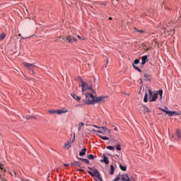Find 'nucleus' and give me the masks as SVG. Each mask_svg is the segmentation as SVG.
<instances>
[{"mask_svg": "<svg viewBox=\"0 0 181 181\" xmlns=\"http://www.w3.org/2000/svg\"><path fill=\"white\" fill-rule=\"evenodd\" d=\"M87 98L86 103L89 105H93L94 104H100V103H104L105 101V96H94L92 93H88L85 94Z\"/></svg>", "mask_w": 181, "mask_h": 181, "instance_id": "1", "label": "nucleus"}, {"mask_svg": "<svg viewBox=\"0 0 181 181\" xmlns=\"http://www.w3.org/2000/svg\"><path fill=\"white\" fill-rule=\"evenodd\" d=\"M77 37L79 40H81V37L80 35L74 33H69L66 38L62 37V40H64L65 39L68 43H74L77 42Z\"/></svg>", "mask_w": 181, "mask_h": 181, "instance_id": "2", "label": "nucleus"}, {"mask_svg": "<svg viewBox=\"0 0 181 181\" xmlns=\"http://www.w3.org/2000/svg\"><path fill=\"white\" fill-rule=\"evenodd\" d=\"M88 169H90V170H93V173L88 170L87 172L88 175H90L92 177H97V179H98L100 181H103V178L101 177V175H100V172L98 171V170L95 168H91L90 167H88Z\"/></svg>", "mask_w": 181, "mask_h": 181, "instance_id": "3", "label": "nucleus"}, {"mask_svg": "<svg viewBox=\"0 0 181 181\" xmlns=\"http://www.w3.org/2000/svg\"><path fill=\"white\" fill-rule=\"evenodd\" d=\"M81 87L82 88V93L87 91V90H91V93L95 94V90H93V86H88V84L83 81H81Z\"/></svg>", "mask_w": 181, "mask_h": 181, "instance_id": "4", "label": "nucleus"}, {"mask_svg": "<svg viewBox=\"0 0 181 181\" xmlns=\"http://www.w3.org/2000/svg\"><path fill=\"white\" fill-rule=\"evenodd\" d=\"M148 98L150 103H152L153 101H156L158 98V92L157 93H153L151 89H148Z\"/></svg>", "mask_w": 181, "mask_h": 181, "instance_id": "5", "label": "nucleus"}, {"mask_svg": "<svg viewBox=\"0 0 181 181\" xmlns=\"http://www.w3.org/2000/svg\"><path fill=\"white\" fill-rule=\"evenodd\" d=\"M23 66H25V67H27V69L30 70V74H35V72L33 71V68L36 67V65L35 64V63L30 64L28 62H23Z\"/></svg>", "mask_w": 181, "mask_h": 181, "instance_id": "6", "label": "nucleus"}, {"mask_svg": "<svg viewBox=\"0 0 181 181\" xmlns=\"http://www.w3.org/2000/svg\"><path fill=\"white\" fill-rule=\"evenodd\" d=\"M101 128L103 130H95L93 129V131H94V132H98V134H104L105 132H107V135L111 136V129H109L106 127H102Z\"/></svg>", "mask_w": 181, "mask_h": 181, "instance_id": "7", "label": "nucleus"}, {"mask_svg": "<svg viewBox=\"0 0 181 181\" xmlns=\"http://www.w3.org/2000/svg\"><path fill=\"white\" fill-rule=\"evenodd\" d=\"M164 112H165V114L167 115H169L170 117H173V115H177V113L174 111L164 110Z\"/></svg>", "mask_w": 181, "mask_h": 181, "instance_id": "8", "label": "nucleus"}, {"mask_svg": "<svg viewBox=\"0 0 181 181\" xmlns=\"http://www.w3.org/2000/svg\"><path fill=\"white\" fill-rule=\"evenodd\" d=\"M66 112H69V110L66 109L57 110V114H58L59 115L62 114H66Z\"/></svg>", "mask_w": 181, "mask_h": 181, "instance_id": "9", "label": "nucleus"}, {"mask_svg": "<svg viewBox=\"0 0 181 181\" xmlns=\"http://www.w3.org/2000/svg\"><path fill=\"white\" fill-rule=\"evenodd\" d=\"M64 148H66V149H69V148H71V139H70L69 141H68L64 144Z\"/></svg>", "mask_w": 181, "mask_h": 181, "instance_id": "10", "label": "nucleus"}, {"mask_svg": "<svg viewBox=\"0 0 181 181\" xmlns=\"http://www.w3.org/2000/svg\"><path fill=\"white\" fill-rule=\"evenodd\" d=\"M121 180H123V181H131V180H129V177L128 176V174L122 175Z\"/></svg>", "mask_w": 181, "mask_h": 181, "instance_id": "11", "label": "nucleus"}, {"mask_svg": "<svg viewBox=\"0 0 181 181\" xmlns=\"http://www.w3.org/2000/svg\"><path fill=\"white\" fill-rule=\"evenodd\" d=\"M141 64L142 66H144V64H145L146 63V62H148V56L144 55L141 58Z\"/></svg>", "mask_w": 181, "mask_h": 181, "instance_id": "12", "label": "nucleus"}, {"mask_svg": "<svg viewBox=\"0 0 181 181\" xmlns=\"http://www.w3.org/2000/svg\"><path fill=\"white\" fill-rule=\"evenodd\" d=\"M86 152H87V148L82 149L79 153V156H84V155H86Z\"/></svg>", "mask_w": 181, "mask_h": 181, "instance_id": "13", "label": "nucleus"}, {"mask_svg": "<svg viewBox=\"0 0 181 181\" xmlns=\"http://www.w3.org/2000/svg\"><path fill=\"white\" fill-rule=\"evenodd\" d=\"M71 97H73V98L76 101H80L81 100V98L78 95H76L75 93L72 94Z\"/></svg>", "mask_w": 181, "mask_h": 181, "instance_id": "14", "label": "nucleus"}, {"mask_svg": "<svg viewBox=\"0 0 181 181\" xmlns=\"http://www.w3.org/2000/svg\"><path fill=\"white\" fill-rule=\"evenodd\" d=\"M98 136L100 138V139H103V141H108V139H110V138L102 136L101 134H98Z\"/></svg>", "mask_w": 181, "mask_h": 181, "instance_id": "15", "label": "nucleus"}, {"mask_svg": "<svg viewBox=\"0 0 181 181\" xmlns=\"http://www.w3.org/2000/svg\"><path fill=\"white\" fill-rule=\"evenodd\" d=\"M158 95L160 96V100H162V95H163V90H159L157 91Z\"/></svg>", "mask_w": 181, "mask_h": 181, "instance_id": "16", "label": "nucleus"}, {"mask_svg": "<svg viewBox=\"0 0 181 181\" xmlns=\"http://www.w3.org/2000/svg\"><path fill=\"white\" fill-rule=\"evenodd\" d=\"M176 136H177L178 139H181V133L179 129L176 130Z\"/></svg>", "mask_w": 181, "mask_h": 181, "instance_id": "17", "label": "nucleus"}, {"mask_svg": "<svg viewBox=\"0 0 181 181\" xmlns=\"http://www.w3.org/2000/svg\"><path fill=\"white\" fill-rule=\"evenodd\" d=\"M114 172H115V168H114V165H111L110 175H114Z\"/></svg>", "mask_w": 181, "mask_h": 181, "instance_id": "18", "label": "nucleus"}, {"mask_svg": "<svg viewBox=\"0 0 181 181\" xmlns=\"http://www.w3.org/2000/svg\"><path fill=\"white\" fill-rule=\"evenodd\" d=\"M104 158L103 162H104V163H105L106 165H108V163H110V161L108 160V158H107V156H103Z\"/></svg>", "mask_w": 181, "mask_h": 181, "instance_id": "19", "label": "nucleus"}, {"mask_svg": "<svg viewBox=\"0 0 181 181\" xmlns=\"http://www.w3.org/2000/svg\"><path fill=\"white\" fill-rule=\"evenodd\" d=\"M72 166H81L80 162L78 161H74V163H71Z\"/></svg>", "mask_w": 181, "mask_h": 181, "instance_id": "20", "label": "nucleus"}, {"mask_svg": "<svg viewBox=\"0 0 181 181\" xmlns=\"http://www.w3.org/2000/svg\"><path fill=\"white\" fill-rule=\"evenodd\" d=\"M81 162H83V163H87L88 165L90 163V160L87 158H83V159H81Z\"/></svg>", "mask_w": 181, "mask_h": 181, "instance_id": "21", "label": "nucleus"}, {"mask_svg": "<svg viewBox=\"0 0 181 181\" xmlns=\"http://www.w3.org/2000/svg\"><path fill=\"white\" fill-rule=\"evenodd\" d=\"M119 168L121 169V170H122L123 172H125L127 170V166H123L122 165H119Z\"/></svg>", "mask_w": 181, "mask_h": 181, "instance_id": "22", "label": "nucleus"}, {"mask_svg": "<svg viewBox=\"0 0 181 181\" xmlns=\"http://www.w3.org/2000/svg\"><path fill=\"white\" fill-rule=\"evenodd\" d=\"M6 35L3 33L1 35H0V40H4L6 37Z\"/></svg>", "mask_w": 181, "mask_h": 181, "instance_id": "23", "label": "nucleus"}, {"mask_svg": "<svg viewBox=\"0 0 181 181\" xmlns=\"http://www.w3.org/2000/svg\"><path fill=\"white\" fill-rule=\"evenodd\" d=\"M107 149H109L110 151H115V147L112 146H107Z\"/></svg>", "mask_w": 181, "mask_h": 181, "instance_id": "24", "label": "nucleus"}, {"mask_svg": "<svg viewBox=\"0 0 181 181\" xmlns=\"http://www.w3.org/2000/svg\"><path fill=\"white\" fill-rule=\"evenodd\" d=\"M115 148H116L117 151H121V145L119 144H117L115 145Z\"/></svg>", "mask_w": 181, "mask_h": 181, "instance_id": "25", "label": "nucleus"}, {"mask_svg": "<svg viewBox=\"0 0 181 181\" xmlns=\"http://www.w3.org/2000/svg\"><path fill=\"white\" fill-rule=\"evenodd\" d=\"M133 67L134 69H135V70H137V71H139L140 73L142 72V71L141 70V69H139L138 66H135L133 64Z\"/></svg>", "mask_w": 181, "mask_h": 181, "instance_id": "26", "label": "nucleus"}, {"mask_svg": "<svg viewBox=\"0 0 181 181\" xmlns=\"http://www.w3.org/2000/svg\"><path fill=\"white\" fill-rule=\"evenodd\" d=\"M88 158L90 159V160H93V159H94V155H93V154H89V155L88 156Z\"/></svg>", "mask_w": 181, "mask_h": 181, "instance_id": "27", "label": "nucleus"}, {"mask_svg": "<svg viewBox=\"0 0 181 181\" xmlns=\"http://www.w3.org/2000/svg\"><path fill=\"white\" fill-rule=\"evenodd\" d=\"M144 101V103L148 102V93H145Z\"/></svg>", "mask_w": 181, "mask_h": 181, "instance_id": "28", "label": "nucleus"}, {"mask_svg": "<svg viewBox=\"0 0 181 181\" xmlns=\"http://www.w3.org/2000/svg\"><path fill=\"white\" fill-rule=\"evenodd\" d=\"M158 110H160V111H163V112H165V111H168V110H169L168 107H165V109H162V107H159Z\"/></svg>", "mask_w": 181, "mask_h": 181, "instance_id": "29", "label": "nucleus"}, {"mask_svg": "<svg viewBox=\"0 0 181 181\" xmlns=\"http://www.w3.org/2000/svg\"><path fill=\"white\" fill-rule=\"evenodd\" d=\"M110 142H111V144H115V142H117V140L115 139H111Z\"/></svg>", "mask_w": 181, "mask_h": 181, "instance_id": "30", "label": "nucleus"}, {"mask_svg": "<svg viewBox=\"0 0 181 181\" xmlns=\"http://www.w3.org/2000/svg\"><path fill=\"white\" fill-rule=\"evenodd\" d=\"M49 114H57L56 110H49Z\"/></svg>", "mask_w": 181, "mask_h": 181, "instance_id": "31", "label": "nucleus"}, {"mask_svg": "<svg viewBox=\"0 0 181 181\" xmlns=\"http://www.w3.org/2000/svg\"><path fill=\"white\" fill-rule=\"evenodd\" d=\"M139 63V59H136V60H134L133 64H134V66H135V64H138Z\"/></svg>", "mask_w": 181, "mask_h": 181, "instance_id": "32", "label": "nucleus"}, {"mask_svg": "<svg viewBox=\"0 0 181 181\" xmlns=\"http://www.w3.org/2000/svg\"><path fill=\"white\" fill-rule=\"evenodd\" d=\"M135 30L136 32H139V33H144V30H138V28H135Z\"/></svg>", "mask_w": 181, "mask_h": 181, "instance_id": "33", "label": "nucleus"}, {"mask_svg": "<svg viewBox=\"0 0 181 181\" xmlns=\"http://www.w3.org/2000/svg\"><path fill=\"white\" fill-rule=\"evenodd\" d=\"M145 111H146V112H151V110H149V108H148V107L145 108Z\"/></svg>", "mask_w": 181, "mask_h": 181, "instance_id": "34", "label": "nucleus"}, {"mask_svg": "<svg viewBox=\"0 0 181 181\" xmlns=\"http://www.w3.org/2000/svg\"><path fill=\"white\" fill-rule=\"evenodd\" d=\"M167 26H173V22L171 21V22L168 23Z\"/></svg>", "mask_w": 181, "mask_h": 181, "instance_id": "35", "label": "nucleus"}, {"mask_svg": "<svg viewBox=\"0 0 181 181\" xmlns=\"http://www.w3.org/2000/svg\"><path fill=\"white\" fill-rule=\"evenodd\" d=\"M121 178L119 177H117L115 179H114L112 181H118Z\"/></svg>", "mask_w": 181, "mask_h": 181, "instance_id": "36", "label": "nucleus"}, {"mask_svg": "<svg viewBox=\"0 0 181 181\" xmlns=\"http://www.w3.org/2000/svg\"><path fill=\"white\" fill-rule=\"evenodd\" d=\"M83 125H84V123H83V122H80L78 124V127H83Z\"/></svg>", "mask_w": 181, "mask_h": 181, "instance_id": "37", "label": "nucleus"}, {"mask_svg": "<svg viewBox=\"0 0 181 181\" xmlns=\"http://www.w3.org/2000/svg\"><path fill=\"white\" fill-rule=\"evenodd\" d=\"M144 76L146 77V78H149V74H144Z\"/></svg>", "mask_w": 181, "mask_h": 181, "instance_id": "38", "label": "nucleus"}, {"mask_svg": "<svg viewBox=\"0 0 181 181\" xmlns=\"http://www.w3.org/2000/svg\"><path fill=\"white\" fill-rule=\"evenodd\" d=\"M78 172H84V170H83V169H78Z\"/></svg>", "mask_w": 181, "mask_h": 181, "instance_id": "39", "label": "nucleus"}, {"mask_svg": "<svg viewBox=\"0 0 181 181\" xmlns=\"http://www.w3.org/2000/svg\"><path fill=\"white\" fill-rule=\"evenodd\" d=\"M93 127H95V128H98L99 129H101V127H97L95 125H93Z\"/></svg>", "mask_w": 181, "mask_h": 181, "instance_id": "40", "label": "nucleus"}, {"mask_svg": "<svg viewBox=\"0 0 181 181\" xmlns=\"http://www.w3.org/2000/svg\"><path fill=\"white\" fill-rule=\"evenodd\" d=\"M114 131H118V128H117V127H115L114 128Z\"/></svg>", "mask_w": 181, "mask_h": 181, "instance_id": "41", "label": "nucleus"}, {"mask_svg": "<svg viewBox=\"0 0 181 181\" xmlns=\"http://www.w3.org/2000/svg\"><path fill=\"white\" fill-rule=\"evenodd\" d=\"M2 166H4V165L0 163V169H1V170H2Z\"/></svg>", "mask_w": 181, "mask_h": 181, "instance_id": "42", "label": "nucleus"}, {"mask_svg": "<svg viewBox=\"0 0 181 181\" xmlns=\"http://www.w3.org/2000/svg\"><path fill=\"white\" fill-rule=\"evenodd\" d=\"M109 21H112V17H110V18H109Z\"/></svg>", "mask_w": 181, "mask_h": 181, "instance_id": "43", "label": "nucleus"}, {"mask_svg": "<svg viewBox=\"0 0 181 181\" xmlns=\"http://www.w3.org/2000/svg\"><path fill=\"white\" fill-rule=\"evenodd\" d=\"M81 129V127H78V131H80Z\"/></svg>", "mask_w": 181, "mask_h": 181, "instance_id": "44", "label": "nucleus"}, {"mask_svg": "<svg viewBox=\"0 0 181 181\" xmlns=\"http://www.w3.org/2000/svg\"><path fill=\"white\" fill-rule=\"evenodd\" d=\"M74 139H76V137H74L72 142H74Z\"/></svg>", "mask_w": 181, "mask_h": 181, "instance_id": "45", "label": "nucleus"}, {"mask_svg": "<svg viewBox=\"0 0 181 181\" xmlns=\"http://www.w3.org/2000/svg\"><path fill=\"white\" fill-rule=\"evenodd\" d=\"M64 166L67 167V166H69V164H64Z\"/></svg>", "mask_w": 181, "mask_h": 181, "instance_id": "46", "label": "nucleus"}, {"mask_svg": "<svg viewBox=\"0 0 181 181\" xmlns=\"http://www.w3.org/2000/svg\"><path fill=\"white\" fill-rule=\"evenodd\" d=\"M104 67H105V69H107V64H106V65L104 66Z\"/></svg>", "mask_w": 181, "mask_h": 181, "instance_id": "47", "label": "nucleus"}, {"mask_svg": "<svg viewBox=\"0 0 181 181\" xmlns=\"http://www.w3.org/2000/svg\"><path fill=\"white\" fill-rule=\"evenodd\" d=\"M30 118H32V117H30L28 118V119H30Z\"/></svg>", "mask_w": 181, "mask_h": 181, "instance_id": "48", "label": "nucleus"}, {"mask_svg": "<svg viewBox=\"0 0 181 181\" xmlns=\"http://www.w3.org/2000/svg\"><path fill=\"white\" fill-rule=\"evenodd\" d=\"M18 36H22V35L19 34Z\"/></svg>", "mask_w": 181, "mask_h": 181, "instance_id": "49", "label": "nucleus"}, {"mask_svg": "<svg viewBox=\"0 0 181 181\" xmlns=\"http://www.w3.org/2000/svg\"><path fill=\"white\" fill-rule=\"evenodd\" d=\"M59 39H62V37H59Z\"/></svg>", "mask_w": 181, "mask_h": 181, "instance_id": "50", "label": "nucleus"}, {"mask_svg": "<svg viewBox=\"0 0 181 181\" xmlns=\"http://www.w3.org/2000/svg\"><path fill=\"white\" fill-rule=\"evenodd\" d=\"M146 50H147V51L149 50V48H147Z\"/></svg>", "mask_w": 181, "mask_h": 181, "instance_id": "51", "label": "nucleus"}, {"mask_svg": "<svg viewBox=\"0 0 181 181\" xmlns=\"http://www.w3.org/2000/svg\"><path fill=\"white\" fill-rule=\"evenodd\" d=\"M172 138L173 139V138H175V136H172Z\"/></svg>", "mask_w": 181, "mask_h": 181, "instance_id": "52", "label": "nucleus"}, {"mask_svg": "<svg viewBox=\"0 0 181 181\" xmlns=\"http://www.w3.org/2000/svg\"><path fill=\"white\" fill-rule=\"evenodd\" d=\"M80 159V160H81V159H84V158H79Z\"/></svg>", "mask_w": 181, "mask_h": 181, "instance_id": "53", "label": "nucleus"}, {"mask_svg": "<svg viewBox=\"0 0 181 181\" xmlns=\"http://www.w3.org/2000/svg\"><path fill=\"white\" fill-rule=\"evenodd\" d=\"M107 64H108V61L107 62Z\"/></svg>", "mask_w": 181, "mask_h": 181, "instance_id": "54", "label": "nucleus"}, {"mask_svg": "<svg viewBox=\"0 0 181 181\" xmlns=\"http://www.w3.org/2000/svg\"><path fill=\"white\" fill-rule=\"evenodd\" d=\"M22 39H25L24 37H22Z\"/></svg>", "mask_w": 181, "mask_h": 181, "instance_id": "55", "label": "nucleus"}]
</instances>
